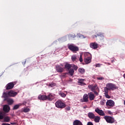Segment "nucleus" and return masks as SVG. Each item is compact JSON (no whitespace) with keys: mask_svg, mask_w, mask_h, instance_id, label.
Segmentation results:
<instances>
[{"mask_svg":"<svg viewBox=\"0 0 125 125\" xmlns=\"http://www.w3.org/2000/svg\"><path fill=\"white\" fill-rule=\"evenodd\" d=\"M118 87L116 86V84L113 83H108L106 84V87L104 88V90L109 91V90H115L117 89Z\"/></svg>","mask_w":125,"mask_h":125,"instance_id":"nucleus-1","label":"nucleus"},{"mask_svg":"<svg viewBox=\"0 0 125 125\" xmlns=\"http://www.w3.org/2000/svg\"><path fill=\"white\" fill-rule=\"evenodd\" d=\"M85 56H88L85 57L84 61L86 64H89L90 62H91V59H92V57L91 56V54L89 53H84Z\"/></svg>","mask_w":125,"mask_h":125,"instance_id":"nucleus-2","label":"nucleus"},{"mask_svg":"<svg viewBox=\"0 0 125 125\" xmlns=\"http://www.w3.org/2000/svg\"><path fill=\"white\" fill-rule=\"evenodd\" d=\"M55 105L59 109H63L66 107V104L61 101H58L55 103Z\"/></svg>","mask_w":125,"mask_h":125,"instance_id":"nucleus-3","label":"nucleus"},{"mask_svg":"<svg viewBox=\"0 0 125 125\" xmlns=\"http://www.w3.org/2000/svg\"><path fill=\"white\" fill-rule=\"evenodd\" d=\"M4 119V122L5 123H9L10 122V117L8 116H6L4 117V115H3V112L0 111V120Z\"/></svg>","mask_w":125,"mask_h":125,"instance_id":"nucleus-4","label":"nucleus"},{"mask_svg":"<svg viewBox=\"0 0 125 125\" xmlns=\"http://www.w3.org/2000/svg\"><path fill=\"white\" fill-rule=\"evenodd\" d=\"M104 118L108 124H114L115 123V118L110 116H105Z\"/></svg>","mask_w":125,"mask_h":125,"instance_id":"nucleus-5","label":"nucleus"},{"mask_svg":"<svg viewBox=\"0 0 125 125\" xmlns=\"http://www.w3.org/2000/svg\"><path fill=\"white\" fill-rule=\"evenodd\" d=\"M68 49L71 51H73V52H77V51H79V47L73 44L68 45Z\"/></svg>","mask_w":125,"mask_h":125,"instance_id":"nucleus-6","label":"nucleus"},{"mask_svg":"<svg viewBox=\"0 0 125 125\" xmlns=\"http://www.w3.org/2000/svg\"><path fill=\"white\" fill-rule=\"evenodd\" d=\"M16 84V82H13L8 83L6 85V89L7 90H8L9 89H12L13 87H14V85Z\"/></svg>","mask_w":125,"mask_h":125,"instance_id":"nucleus-7","label":"nucleus"},{"mask_svg":"<svg viewBox=\"0 0 125 125\" xmlns=\"http://www.w3.org/2000/svg\"><path fill=\"white\" fill-rule=\"evenodd\" d=\"M89 89H90L91 91H94L95 90H98V86L97 84H90L88 86Z\"/></svg>","mask_w":125,"mask_h":125,"instance_id":"nucleus-8","label":"nucleus"},{"mask_svg":"<svg viewBox=\"0 0 125 125\" xmlns=\"http://www.w3.org/2000/svg\"><path fill=\"white\" fill-rule=\"evenodd\" d=\"M107 107H114L115 106V102L112 100H108L106 103Z\"/></svg>","mask_w":125,"mask_h":125,"instance_id":"nucleus-9","label":"nucleus"},{"mask_svg":"<svg viewBox=\"0 0 125 125\" xmlns=\"http://www.w3.org/2000/svg\"><path fill=\"white\" fill-rule=\"evenodd\" d=\"M89 46L91 48H92V49H97V48H98V43L96 42H90Z\"/></svg>","mask_w":125,"mask_h":125,"instance_id":"nucleus-10","label":"nucleus"},{"mask_svg":"<svg viewBox=\"0 0 125 125\" xmlns=\"http://www.w3.org/2000/svg\"><path fill=\"white\" fill-rule=\"evenodd\" d=\"M17 94H18V93L13 90H10L8 92V96H10V97H15Z\"/></svg>","mask_w":125,"mask_h":125,"instance_id":"nucleus-11","label":"nucleus"},{"mask_svg":"<svg viewBox=\"0 0 125 125\" xmlns=\"http://www.w3.org/2000/svg\"><path fill=\"white\" fill-rule=\"evenodd\" d=\"M78 84L79 85H86V84L84 83L85 82V79H78Z\"/></svg>","mask_w":125,"mask_h":125,"instance_id":"nucleus-12","label":"nucleus"},{"mask_svg":"<svg viewBox=\"0 0 125 125\" xmlns=\"http://www.w3.org/2000/svg\"><path fill=\"white\" fill-rule=\"evenodd\" d=\"M56 71H57L58 73H62V72L64 71V68L59 65H56Z\"/></svg>","mask_w":125,"mask_h":125,"instance_id":"nucleus-13","label":"nucleus"},{"mask_svg":"<svg viewBox=\"0 0 125 125\" xmlns=\"http://www.w3.org/2000/svg\"><path fill=\"white\" fill-rule=\"evenodd\" d=\"M95 112H96V113H97V114L100 115V116H105V113H104V111H103V110H102L98 108H97L95 110Z\"/></svg>","mask_w":125,"mask_h":125,"instance_id":"nucleus-14","label":"nucleus"},{"mask_svg":"<svg viewBox=\"0 0 125 125\" xmlns=\"http://www.w3.org/2000/svg\"><path fill=\"white\" fill-rule=\"evenodd\" d=\"M88 96L90 101H92V100H94V98H95V95H94V94H93L92 92H90L88 93Z\"/></svg>","mask_w":125,"mask_h":125,"instance_id":"nucleus-15","label":"nucleus"},{"mask_svg":"<svg viewBox=\"0 0 125 125\" xmlns=\"http://www.w3.org/2000/svg\"><path fill=\"white\" fill-rule=\"evenodd\" d=\"M3 110L5 113H8V112H9V111H10V107L9 106V105H7V104H5L3 105Z\"/></svg>","mask_w":125,"mask_h":125,"instance_id":"nucleus-16","label":"nucleus"},{"mask_svg":"<svg viewBox=\"0 0 125 125\" xmlns=\"http://www.w3.org/2000/svg\"><path fill=\"white\" fill-rule=\"evenodd\" d=\"M47 96L46 95H40L38 96V99L39 100H42L43 101H44L45 100H47Z\"/></svg>","mask_w":125,"mask_h":125,"instance_id":"nucleus-17","label":"nucleus"},{"mask_svg":"<svg viewBox=\"0 0 125 125\" xmlns=\"http://www.w3.org/2000/svg\"><path fill=\"white\" fill-rule=\"evenodd\" d=\"M54 99V95H52V94H49L47 96V100H49V101H52Z\"/></svg>","mask_w":125,"mask_h":125,"instance_id":"nucleus-18","label":"nucleus"},{"mask_svg":"<svg viewBox=\"0 0 125 125\" xmlns=\"http://www.w3.org/2000/svg\"><path fill=\"white\" fill-rule=\"evenodd\" d=\"M4 101H7L8 105H12V104H13V102H14L12 99L9 98H8L7 99H4Z\"/></svg>","mask_w":125,"mask_h":125,"instance_id":"nucleus-19","label":"nucleus"},{"mask_svg":"<svg viewBox=\"0 0 125 125\" xmlns=\"http://www.w3.org/2000/svg\"><path fill=\"white\" fill-rule=\"evenodd\" d=\"M88 95L87 94H84L83 96V102L87 103L88 102Z\"/></svg>","mask_w":125,"mask_h":125,"instance_id":"nucleus-20","label":"nucleus"},{"mask_svg":"<svg viewBox=\"0 0 125 125\" xmlns=\"http://www.w3.org/2000/svg\"><path fill=\"white\" fill-rule=\"evenodd\" d=\"M87 116L88 117V118L89 119H94V118H95V115L92 112H89L88 113Z\"/></svg>","mask_w":125,"mask_h":125,"instance_id":"nucleus-21","label":"nucleus"},{"mask_svg":"<svg viewBox=\"0 0 125 125\" xmlns=\"http://www.w3.org/2000/svg\"><path fill=\"white\" fill-rule=\"evenodd\" d=\"M73 125H83V123L80 120H76L73 122Z\"/></svg>","mask_w":125,"mask_h":125,"instance_id":"nucleus-22","label":"nucleus"},{"mask_svg":"<svg viewBox=\"0 0 125 125\" xmlns=\"http://www.w3.org/2000/svg\"><path fill=\"white\" fill-rule=\"evenodd\" d=\"M97 37H100V38H104V34L102 33H99L93 36V38L94 39V38H97Z\"/></svg>","mask_w":125,"mask_h":125,"instance_id":"nucleus-23","label":"nucleus"},{"mask_svg":"<svg viewBox=\"0 0 125 125\" xmlns=\"http://www.w3.org/2000/svg\"><path fill=\"white\" fill-rule=\"evenodd\" d=\"M72 68V64H70L69 63H66L64 65V69H66V70H70Z\"/></svg>","mask_w":125,"mask_h":125,"instance_id":"nucleus-24","label":"nucleus"},{"mask_svg":"<svg viewBox=\"0 0 125 125\" xmlns=\"http://www.w3.org/2000/svg\"><path fill=\"white\" fill-rule=\"evenodd\" d=\"M78 72H79L80 74H84V73H85V70L83 68H80L78 69Z\"/></svg>","mask_w":125,"mask_h":125,"instance_id":"nucleus-25","label":"nucleus"},{"mask_svg":"<svg viewBox=\"0 0 125 125\" xmlns=\"http://www.w3.org/2000/svg\"><path fill=\"white\" fill-rule=\"evenodd\" d=\"M94 122L95 123H99L100 122V117L99 116H95L94 118Z\"/></svg>","mask_w":125,"mask_h":125,"instance_id":"nucleus-26","label":"nucleus"},{"mask_svg":"<svg viewBox=\"0 0 125 125\" xmlns=\"http://www.w3.org/2000/svg\"><path fill=\"white\" fill-rule=\"evenodd\" d=\"M74 73H75V70H74L73 68L68 70V74H69L70 76H73L74 75Z\"/></svg>","mask_w":125,"mask_h":125,"instance_id":"nucleus-27","label":"nucleus"},{"mask_svg":"<svg viewBox=\"0 0 125 125\" xmlns=\"http://www.w3.org/2000/svg\"><path fill=\"white\" fill-rule=\"evenodd\" d=\"M21 104H16L14 105L13 110H17L20 107V106H21Z\"/></svg>","mask_w":125,"mask_h":125,"instance_id":"nucleus-28","label":"nucleus"},{"mask_svg":"<svg viewBox=\"0 0 125 125\" xmlns=\"http://www.w3.org/2000/svg\"><path fill=\"white\" fill-rule=\"evenodd\" d=\"M104 95L106 98H108V99H109V98H111V96H110L108 94V91L104 90Z\"/></svg>","mask_w":125,"mask_h":125,"instance_id":"nucleus-29","label":"nucleus"},{"mask_svg":"<svg viewBox=\"0 0 125 125\" xmlns=\"http://www.w3.org/2000/svg\"><path fill=\"white\" fill-rule=\"evenodd\" d=\"M8 93L4 92L3 94V97L4 98V99H8Z\"/></svg>","mask_w":125,"mask_h":125,"instance_id":"nucleus-30","label":"nucleus"},{"mask_svg":"<svg viewBox=\"0 0 125 125\" xmlns=\"http://www.w3.org/2000/svg\"><path fill=\"white\" fill-rule=\"evenodd\" d=\"M59 95H60V96H61L62 97H66V94L64 93H63L62 91H60L59 92Z\"/></svg>","mask_w":125,"mask_h":125,"instance_id":"nucleus-31","label":"nucleus"},{"mask_svg":"<svg viewBox=\"0 0 125 125\" xmlns=\"http://www.w3.org/2000/svg\"><path fill=\"white\" fill-rule=\"evenodd\" d=\"M71 68H73L75 71H77L78 70V66L75 65V64H72L71 65Z\"/></svg>","mask_w":125,"mask_h":125,"instance_id":"nucleus-32","label":"nucleus"},{"mask_svg":"<svg viewBox=\"0 0 125 125\" xmlns=\"http://www.w3.org/2000/svg\"><path fill=\"white\" fill-rule=\"evenodd\" d=\"M72 61L74 62V61H76V60L77 59V56L76 55H73L71 57Z\"/></svg>","mask_w":125,"mask_h":125,"instance_id":"nucleus-33","label":"nucleus"},{"mask_svg":"<svg viewBox=\"0 0 125 125\" xmlns=\"http://www.w3.org/2000/svg\"><path fill=\"white\" fill-rule=\"evenodd\" d=\"M69 38H71V39H75V38H76V34H69Z\"/></svg>","mask_w":125,"mask_h":125,"instance_id":"nucleus-34","label":"nucleus"},{"mask_svg":"<svg viewBox=\"0 0 125 125\" xmlns=\"http://www.w3.org/2000/svg\"><path fill=\"white\" fill-rule=\"evenodd\" d=\"M105 103H106V100L104 99L101 101V105H105Z\"/></svg>","mask_w":125,"mask_h":125,"instance_id":"nucleus-35","label":"nucleus"},{"mask_svg":"<svg viewBox=\"0 0 125 125\" xmlns=\"http://www.w3.org/2000/svg\"><path fill=\"white\" fill-rule=\"evenodd\" d=\"M23 111L24 113H28V112H30V109L28 108H25L23 110Z\"/></svg>","mask_w":125,"mask_h":125,"instance_id":"nucleus-36","label":"nucleus"},{"mask_svg":"<svg viewBox=\"0 0 125 125\" xmlns=\"http://www.w3.org/2000/svg\"><path fill=\"white\" fill-rule=\"evenodd\" d=\"M79 61H80L81 62H83V54H80V57L79 58Z\"/></svg>","mask_w":125,"mask_h":125,"instance_id":"nucleus-37","label":"nucleus"},{"mask_svg":"<svg viewBox=\"0 0 125 125\" xmlns=\"http://www.w3.org/2000/svg\"><path fill=\"white\" fill-rule=\"evenodd\" d=\"M97 80L98 81H103L104 80V78L101 77H97Z\"/></svg>","mask_w":125,"mask_h":125,"instance_id":"nucleus-38","label":"nucleus"},{"mask_svg":"<svg viewBox=\"0 0 125 125\" xmlns=\"http://www.w3.org/2000/svg\"><path fill=\"white\" fill-rule=\"evenodd\" d=\"M55 85H56V83H52L51 84H49V86L51 87H53V86H55Z\"/></svg>","mask_w":125,"mask_h":125,"instance_id":"nucleus-39","label":"nucleus"},{"mask_svg":"<svg viewBox=\"0 0 125 125\" xmlns=\"http://www.w3.org/2000/svg\"><path fill=\"white\" fill-rule=\"evenodd\" d=\"M96 67H101V64L100 63H97L95 64Z\"/></svg>","mask_w":125,"mask_h":125,"instance_id":"nucleus-40","label":"nucleus"},{"mask_svg":"<svg viewBox=\"0 0 125 125\" xmlns=\"http://www.w3.org/2000/svg\"><path fill=\"white\" fill-rule=\"evenodd\" d=\"M93 92H94V94H96V95H98V92H97L96 90L93 91Z\"/></svg>","mask_w":125,"mask_h":125,"instance_id":"nucleus-41","label":"nucleus"},{"mask_svg":"<svg viewBox=\"0 0 125 125\" xmlns=\"http://www.w3.org/2000/svg\"><path fill=\"white\" fill-rule=\"evenodd\" d=\"M79 38H85L84 37H83V35H82V34H80L78 35Z\"/></svg>","mask_w":125,"mask_h":125,"instance_id":"nucleus-42","label":"nucleus"},{"mask_svg":"<svg viewBox=\"0 0 125 125\" xmlns=\"http://www.w3.org/2000/svg\"><path fill=\"white\" fill-rule=\"evenodd\" d=\"M68 74V73H64L62 75V77H66V75Z\"/></svg>","mask_w":125,"mask_h":125,"instance_id":"nucleus-43","label":"nucleus"},{"mask_svg":"<svg viewBox=\"0 0 125 125\" xmlns=\"http://www.w3.org/2000/svg\"><path fill=\"white\" fill-rule=\"evenodd\" d=\"M66 110H67V111H70V110H71V108L70 107H66Z\"/></svg>","mask_w":125,"mask_h":125,"instance_id":"nucleus-44","label":"nucleus"},{"mask_svg":"<svg viewBox=\"0 0 125 125\" xmlns=\"http://www.w3.org/2000/svg\"><path fill=\"white\" fill-rule=\"evenodd\" d=\"M22 65H25V64H26V61L23 62H22Z\"/></svg>","mask_w":125,"mask_h":125,"instance_id":"nucleus-45","label":"nucleus"},{"mask_svg":"<svg viewBox=\"0 0 125 125\" xmlns=\"http://www.w3.org/2000/svg\"><path fill=\"white\" fill-rule=\"evenodd\" d=\"M10 124L11 125H16V123L15 122H12V123H11Z\"/></svg>","mask_w":125,"mask_h":125,"instance_id":"nucleus-46","label":"nucleus"},{"mask_svg":"<svg viewBox=\"0 0 125 125\" xmlns=\"http://www.w3.org/2000/svg\"><path fill=\"white\" fill-rule=\"evenodd\" d=\"M108 114H109L110 115H111V114H112V112L111 111H108Z\"/></svg>","mask_w":125,"mask_h":125,"instance_id":"nucleus-47","label":"nucleus"},{"mask_svg":"<svg viewBox=\"0 0 125 125\" xmlns=\"http://www.w3.org/2000/svg\"><path fill=\"white\" fill-rule=\"evenodd\" d=\"M123 77L125 79V73L123 75Z\"/></svg>","mask_w":125,"mask_h":125,"instance_id":"nucleus-48","label":"nucleus"}]
</instances>
